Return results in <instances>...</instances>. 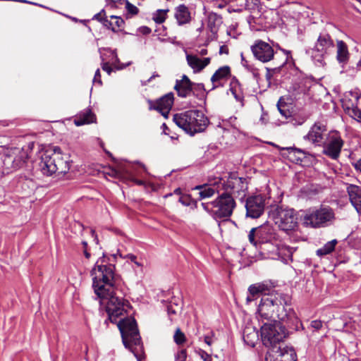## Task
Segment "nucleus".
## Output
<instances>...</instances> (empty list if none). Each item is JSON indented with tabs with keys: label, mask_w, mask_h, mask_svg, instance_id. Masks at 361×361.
I'll return each mask as SVG.
<instances>
[{
	"label": "nucleus",
	"mask_w": 361,
	"mask_h": 361,
	"mask_svg": "<svg viewBox=\"0 0 361 361\" xmlns=\"http://www.w3.org/2000/svg\"><path fill=\"white\" fill-rule=\"evenodd\" d=\"M91 275L94 293L106 305L108 320L117 324L125 347L133 353L137 361H142L145 357L143 346L135 320L128 317L129 303L115 293L114 266L99 264L97 260Z\"/></svg>",
	"instance_id": "nucleus-1"
},
{
	"label": "nucleus",
	"mask_w": 361,
	"mask_h": 361,
	"mask_svg": "<svg viewBox=\"0 0 361 361\" xmlns=\"http://www.w3.org/2000/svg\"><path fill=\"white\" fill-rule=\"evenodd\" d=\"M256 317L259 322H271L276 319L285 322L290 329L298 331L302 326L294 310L290 306L289 298L282 294H271L262 298Z\"/></svg>",
	"instance_id": "nucleus-2"
},
{
	"label": "nucleus",
	"mask_w": 361,
	"mask_h": 361,
	"mask_svg": "<svg viewBox=\"0 0 361 361\" xmlns=\"http://www.w3.org/2000/svg\"><path fill=\"white\" fill-rule=\"evenodd\" d=\"M262 341L270 349L267 353L266 361H296V353L292 348L281 347L280 343L291 330L285 322L280 320L274 323L264 322L261 326Z\"/></svg>",
	"instance_id": "nucleus-3"
},
{
	"label": "nucleus",
	"mask_w": 361,
	"mask_h": 361,
	"mask_svg": "<svg viewBox=\"0 0 361 361\" xmlns=\"http://www.w3.org/2000/svg\"><path fill=\"white\" fill-rule=\"evenodd\" d=\"M173 120L178 127L190 135L203 132L209 124V119L200 110H188L176 114Z\"/></svg>",
	"instance_id": "nucleus-4"
},
{
	"label": "nucleus",
	"mask_w": 361,
	"mask_h": 361,
	"mask_svg": "<svg viewBox=\"0 0 361 361\" xmlns=\"http://www.w3.org/2000/svg\"><path fill=\"white\" fill-rule=\"evenodd\" d=\"M68 157L62 155L61 149L55 147L53 149H47L41 156L39 164L42 173L46 176H51L56 172L66 173L70 169Z\"/></svg>",
	"instance_id": "nucleus-5"
},
{
	"label": "nucleus",
	"mask_w": 361,
	"mask_h": 361,
	"mask_svg": "<svg viewBox=\"0 0 361 361\" xmlns=\"http://www.w3.org/2000/svg\"><path fill=\"white\" fill-rule=\"evenodd\" d=\"M202 207L214 219L229 220L236 207V202L226 192H221L213 201L202 202Z\"/></svg>",
	"instance_id": "nucleus-6"
},
{
	"label": "nucleus",
	"mask_w": 361,
	"mask_h": 361,
	"mask_svg": "<svg viewBox=\"0 0 361 361\" xmlns=\"http://www.w3.org/2000/svg\"><path fill=\"white\" fill-rule=\"evenodd\" d=\"M262 259H286L291 255L290 250L280 245L278 238L276 240L265 242L255 245Z\"/></svg>",
	"instance_id": "nucleus-7"
},
{
	"label": "nucleus",
	"mask_w": 361,
	"mask_h": 361,
	"mask_svg": "<svg viewBox=\"0 0 361 361\" xmlns=\"http://www.w3.org/2000/svg\"><path fill=\"white\" fill-rule=\"evenodd\" d=\"M271 216L279 228L286 232L295 231L298 226V218L293 209L278 207Z\"/></svg>",
	"instance_id": "nucleus-8"
},
{
	"label": "nucleus",
	"mask_w": 361,
	"mask_h": 361,
	"mask_svg": "<svg viewBox=\"0 0 361 361\" xmlns=\"http://www.w3.org/2000/svg\"><path fill=\"white\" fill-rule=\"evenodd\" d=\"M221 183L220 187L222 188V192L228 193L234 200L235 199L243 200L246 196L247 190L246 179L231 173L226 180L221 178Z\"/></svg>",
	"instance_id": "nucleus-9"
},
{
	"label": "nucleus",
	"mask_w": 361,
	"mask_h": 361,
	"mask_svg": "<svg viewBox=\"0 0 361 361\" xmlns=\"http://www.w3.org/2000/svg\"><path fill=\"white\" fill-rule=\"evenodd\" d=\"M278 238L277 233L272 225L264 224L256 228H252L248 234L249 241L257 245L268 241L276 240Z\"/></svg>",
	"instance_id": "nucleus-10"
},
{
	"label": "nucleus",
	"mask_w": 361,
	"mask_h": 361,
	"mask_svg": "<svg viewBox=\"0 0 361 361\" xmlns=\"http://www.w3.org/2000/svg\"><path fill=\"white\" fill-rule=\"evenodd\" d=\"M334 218L332 209L328 207H320L304 217V224L311 227H319Z\"/></svg>",
	"instance_id": "nucleus-11"
},
{
	"label": "nucleus",
	"mask_w": 361,
	"mask_h": 361,
	"mask_svg": "<svg viewBox=\"0 0 361 361\" xmlns=\"http://www.w3.org/2000/svg\"><path fill=\"white\" fill-rule=\"evenodd\" d=\"M343 145V140L340 133L337 131H331L323 142L322 152L327 157L336 159L340 155Z\"/></svg>",
	"instance_id": "nucleus-12"
},
{
	"label": "nucleus",
	"mask_w": 361,
	"mask_h": 361,
	"mask_svg": "<svg viewBox=\"0 0 361 361\" xmlns=\"http://www.w3.org/2000/svg\"><path fill=\"white\" fill-rule=\"evenodd\" d=\"M250 49L254 57L262 63L271 61L275 54L273 47L269 43L261 39L255 41L250 47Z\"/></svg>",
	"instance_id": "nucleus-13"
},
{
	"label": "nucleus",
	"mask_w": 361,
	"mask_h": 361,
	"mask_svg": "<svg viewBox=\"0 0 361 361\" xmlns=\"http://www.w3.org/2000/svg\"><path fill=\"white\" fill-rule=\"evenodd\" d=\"M265 200L260 195L249 197L245 203L246 215L252 219L259 218L264 212Z\"/></svg>",
	"instance_id": "nucleus-14"
},
{
	"label": "nucleus",
	"mask_w": 361,
	"mask_h": 361,
	"mask_svg": "<svg viewBox=\"0 0 361 361\" xmlns=\"http://www.w3.org/2000/svg\"><path fill=\"white\" fill-rule=\"evenodd\" d=\"M174 88L179 97H186L190 95L192 92L194 93L195 90H204V85L202 83L194 84L185 75H183L181 80H176Z\"/></svg>",
	"instance_id": "nucleus-15"
},
{
	"label": "nucleus",
	"mask_w": 361,
	"mask_h": 361,
	"mask_svg": "<svg viewBox=\"0 0 361 361\" xmlns=\"http://www.w3.org/2000/svg\"><path fill=\"white\" fill-rule=\"evenodd\" d=\"M221 178L216 177L214 180H209V184L197 185L195 190H199V199L203 200L212 197L215 193H221Z\"/></svg>",
	"instance_id": "nucleus-16"
},
{
	"label": "nucleus",
	"mask_w": 361,
	"mask_h": 361,
	"mask_svg": "<svg viewBox=\"0 0 361 361\" xmlns=\"http://www.w3.org/2000/svg\"><path fill=\"white\" fill-rule=\"evenodd\" d=\"M326 131V126L320 122H317L310 128L304 138L315 145L321 146L322 143H323V135Z\"/></svg>",
	"instance_id": "nucleus-17"
},
{
	"label": "nucleus",
	"mask_w": 361,
	"mask_h": 361,
	"mask_svg": "<svg viewBox=\"0 0 361 361\" xmlns=\"http://www.w3.org/2000/svg\"><path fill=\"white\" fill-rule=\"evenodd\" d=\"M349 200L359 214H361V186L346 183Z\"/></svg>",
	"instance_id": "nucleus-18"
},
{
	"label": "nucleus",
	"mask_w": 361,
	"mask_h": 361,
	"mask_svg": "<svg viewBox=\"0 0 361 361\" xmlns=\"http://www.w3.org/2000/svg\"><path fill=\"white\" fill-rule=\"evenodd\" d=\"M271 289V285L267 283H257L250 286L248 288L249 295L247 296V302L253 301L255 298L260 295L267 296L268 293Z\"/></svg>",
	"instance_id": "nucleus-19"
},
{
	"label": "nucleus",
	"mask_w": 361,
	"mask_h": 361,
	"mask_svg": "<svg viewBox=\"0 0 361 361\" xmlns=\"http://www.w3.org/2000/svg\"><path fill=\"white\" fill-rule=\"evenodd\" d=\"M230 75L231 68L229 66H225L219 68L211 78V82L212 83V89L222 87Z\"/></svg>",
	"instance_id": "nucleus-20"
},
{
	"label": "nucleus",
	"mask_w": 361,
	"mask_h": 361,
	"mask_svg": "<svg viewBox=\"0 0 361 361\" xmlns=\"http://www.w3.org/2000/svg\"><path fill=\"white\" fill-rule=\"evenodd\" d=\"M186 60L189 66L193 70L194 73L200 72L210 63V58L200 59L195 55L187 54Z\"/></svg>",
	"instance_id": "nucleus-21"
},
{
	"label": "nucleus",
	"mask_w": 361,
	"mask_h": 361,
	"mask_svg": "<svg viewBox=\"0 0 361 361\" xmlns=\"http://www.w3.org/2000/svg\"><path fill=\"white\" fill-rule=\"evenodd\" d=\"M283 154L286 155L287 158L293 162L302 161L307 156V153L300 149L295 147H286L283 149Z\"/></svg>",
	"instance_id": "nucleus-22"
},
{
	"label": "nucleus",
	"mask_w": 361,
	"mask_h": 361,
	"mask_svg": "<svg viewBox=\"0 0 361 361\" xmlns=\"http://www.w3.org/2000/svg\"><path fill=\"white\" fill-rule=\"evenodd\" d=\"M175 18L179 25L188 23L190 21V13L185 5L182 4L176 8Z\"/></svg>",
	"instance_id": "nucleus-23"
},
{
	"label": "nucleus",
	"mask_w": 361,
	"mask_h": 361,
	"mask_svg": "<svg viewBox=\"0 0 361 361\" xmlns=\"http://www.w3.org/2000/svg\"><path fill=\"white\" fill-rule=\"evenodd\" d=\"M334 47V42L329 35H319L314 48L317 51L326 53V51Z\"/></svg>",
	"instance_id": "nucleus-24"
},
{
	"label": "nucleus",
	"mask_w": 361,
	"mask_h": 361,
	"mask_svg": "<svg viewBox=\"0 0 361 361\" xmlns=\"http://www.w3.org/2000/svg\"><path fill=\"white\" fill-rule=\"evenodd\" d=\"M222 23L223 20L221 15L214 12H209L207 14V25L212 33L217 32Z\"/></svg>",
	"instance_id": "nucleus-25"
},
{
	"label": "nucleus",
	"mask_w": 361,
	"mask_h": 361,
	"mask_svg": "<svg viewBox=\"0 0 361 361\" xmlns=\"http://www.w3.org/2000/svg\"><path fill=\"white\" fill-rule=\"evenodd\" d=\"M28 149L21 148L16 149V157L12 160L13 168L18 169L21 167L25 161L28 159Z\"/></svg>",
	"instance_id": "nucleus-26"
},
{
	"label": "nucleus",
	"mask_w": 361,
	"mask_h": 361,
	"mask_svg": "<svg viewBox=\"0 0 361 361\" xmlns=\"http://www.w3.org/2000/svg\"><path fill=\"white\" fill-rule=\"evenodd\" d=\"M95 116L90 109H86L80 113L78 117L75 119V124L78 126L89 124L94 122Z\"/></svg>",
	"instance_id": "nucleus-27"
},
{
	"label": "nucleus",
	"mask_w": 361,
	"mask_h": 361,
	"mask_svg": "<svg viewBox=\"0 0 361 361\" xmlns=\"http://www.w3.org/2000/svg\"><path fill=\"white\" fill-rule=\"evenodd\" d=\"M336 59L340 63H346L349 59L348 47L342 40L337 41Z\"/></svg>",
	"instance_id": "nucleus-28"
},
{
	"label": "nucleus",
	"mask_w": 361,
	"mask_h": 361,
	"mask_svg": "<svg viewBox=\"0 0 361 361\" xmlns=\"http://www.w3.org/2000/svg\"><path fill=\"white\" fill-rule=\"evenodd\" d=\"M173 104V94L172 93L166 94L160 98L157 102L156 109H165V112L170 111Z\"/></svg>",
	"instance_id": "nucleus-29"
},
{
	"label": "nucleus",
	"mask_w": 361,
	"mask_h": 361,
	"mask_svg": "<svg viewBox=\"0 0 361 361\" xmlns=\"http://www.w3.org/2000/svg\"><path fill=\"white\" fill-rule=\"evenodd\" d=\"M338 241L334 239L327 242L322 247L317 250V255L318 256H324L331 253L337 244Z\"/></svg>",
	"instance_id": "nucleus-30"
},
{
	"label": "nucleus",
	"mask_w": 361,
	"mask_h": 361,
	"mask_svg": "<svg viewBox=\"0 0 361 361\" xmlns=\"http://www.w3.org/2000/svg\"><path fill=\"white\" fill-rule=\"evenodd\" d=\"M277 108L281 116L284 118H288L291 116L289 105L284 102L283 98L281 97L278 101Z\"/></svg>",
	"instance_id": "nucleus-31"
},
{
	"label": "nucleus",
	"mask_w": 361,
	"mask_h": 361,
	"mask_svg": "<svg viewBox=\"0 0 361 361\" xmlns=\"http://www.w3.org/2000/svg\"><path fill=\"white\" fill-rule=\"evenodd\" d=\"M250 330L249 328H246L243 331V339L245 342L247 343L249 345L254 346L255 341L258 337V334L255 330L252 332L248 333Z\"/></svg>",
	"instance_id": "nucleus-32"
},
{
	"label": "nucleus",
	"mask_w": 361,
	"mask_h": 361,
	"mask_svg": "<svg viewBox=\"0 0 361 361\" xmlns=\"http://www.w3.org/2000/svg\"><path fill=\"white\" fill-rule=\"evenodd\" d=\"M182 307L180 305H178L176 302H170V304L167 306V312L171 321L173 320V315H176L180 313Z\"/></svg>",
	"instance_id": "nucleus-33"
},
{
	"label": "nucleus",
	"mask_w": 361,
	"mask_h": 361,
	"mask_svg": "<svg viewBox=\"0 0 361 361\" xmlns=\"http://www.w3.org/2000/svg\"><path fill=\"white\" fill-rule=\"evenodd\" d=\"M325 54L324 52L317 51L315 48L312 49L311 56L316 65L323 66L324 64V56Z\"/></svg>",
	"instance_id": "nucleus-34"
},
{
	"label": "nucleus",
	"mask_w": 361,
	"mask_h": 361,
	"mask_svg": "<svg viewBox=\"0 0 361 361\" xmlns=\"http://www.w3.org/2000/svg\"><path fill=\"white\" fill-rule=\"evenodd\" d=\"M168 10L159 9L153 15V20L156 23L161 24L164 23L166 18Z\"/></svg>",
	"instance_id": "nucleus-35"
},
{
	"label": "nucleus",
	"mask_w": 361,
	"mask_h": 361,
	"mask_svg": "<svg viewBox=\"0 0 361 361\" xmlns=\"http://www.w3.org/2000/svg\"><path fill=\"white\" fill-rule=\"evenodd\" d=\"M241 63L244 68H245L248 71L252 73L254 77H258V70L256 68H255L253 65L250 64L249 62L245 59L243 54H241Z\"/></svg>",
	"instance_id": "nucleus-36"
},
{
	"label": "nucleus",
	"mask_w": 361,
	"mask_h": 361,
	"mask_svg": "<svg viewBox=\"0 0 361 361\" xmlns=\"http://www.w3.org/2000/svg\"><path fill=\"white\" fill-rule=\"evenodd\" d=\"M174 341L178 345L184 343L186 341L185 334L180 331L179 328L176 330L173 336Z\"/></svg>",
	"instance_id": "nucleus-37"
},
{
	"label": "nucleus",
	"mask_w": 361,
	"mask_h": 361,
	"mask_svg": "<svg viewBox=\"0 0 361 361\" xmlns=\"http://www.w3.org/2000/svg\"><path fill=\"white\" fill-rule=\"evenodd\" d=\"M125 3L126 8L129 13H130L131 15L137 14L139 10L135 6L130 4L128 1H126Z\"/></svg>",
	"instance_id": "nucleus-38"
},
{
	"label": "nucleus",
	"mask_w": 361,
	"mask_h": 361,
	"mask_svg": "<svg viewBox=\"0 0 361 361\" xmlns=\"http://www.w3.org/2000/svg\"><path fill=\"white\" fill-rule=\"evenodd\" d=\"M187 357L186 350L182 349L177 352L175 355L176 361H185Z\"/></svg>",
	"instance_id": "nucleus-39"
},
{
	"label": "nucleus",
	"mask_w": 361,
	"mask_h": 361,
	"mask_svg": "<svg viewBox=\"0 0 361 361\" xmlns=\"http://www.w3.org/2000/svg\"><path fill=\"white\" fill-rule=\"evenodd\" d=\"M310 326L315 330H319L322 327V322L320 320H314L311 322Z\"/></svg>",
	"instance_id": "nucleus-40"
},
{
	"label": "nucleus",
	"mask_w": 361,
	"mask_h": 361,
	"mask_svg": "<svg viewBox=\"0 0 361 361\" xmlns=\"http://www.w3.org/2000/svg\"><path fill=\"white\" fill-rule=\"evenodd\" d=\"M127 258L130 259L132 262L135 263L137 267H142V264L137 261V257L133 254H129L127 255Z\"/></svg>",
	"instance_id": "nucleus-41"
},
{
	"label": "nucleus",
	"mask_w": 361,
	"mask_h": 361,
	"mask_svg": "<svg viewBox=\"0 0 361 361\" xmlns=\"http://www.w3.org/2000/svg\"><path fill=\"white\" fill-rule=\"evenodd\" d=\"M93 82H97L98 83L102 84L101 74H100L99 69H97L96 71L95 74H94V79H93Z\"/></svg>",
	"instance_id": "nucleus-42"
},
{
	"label": "nucleus",
	"mask_w": 361,
	"mask_h": 361,
	"mask_svg": "<svg viewBox=\"0 0 361 361\" xmlns=\"http://www.w3.org/2000/svg\"><path fill=\"white\" fill-rule=\"evenodd\" d=\"M111 18L116 20L115 23L118 27H122V25L124 24L123 20L121 18L116 16H111Z\"/></svg>",
	"instance_id": "nucleus-43"
},
{
	"label": "nucleus",
	"mask_w": 361,
	"mask_h": 361,
	"mask_svg": "<svg viewBox=\"0 0 361 361\" xmlns=\"http://www.w3.org/2000/svg\"><path fill=\"white\" fill-rule=\"evenodd\" d=\"M102 69H103L104 71L107 72V73H108L109 75V74H111V66L109 65V63H103V65H102Z\"/></svg>",
	"instance_id": "nucleus-44"
},
{
	"label": "nucleus",
	"mask_w": 361,
	"mask_h": 361,
	"mask_svg": "<svg viewBox=\"0 0 361 361\" xmlns=\"http://www.w3.org/2000/svg\"><path fill=\"white\" fill-rule=\"evenodd\" d=\"M204 341L206 344H207L209 346H210L212 345V343H213V338H212V336H205L204 337Z\"/></svg>",
	"instance_id": "nucleus-45"
},
{
	"label": "nucleus",
	"mask_w": 361,
	"mask_h": 361,
	"mask_svg": "<svg viewBox=\"0 0 361 361\" xmlns=\"http://www.w3.org/2000/svg\"><path fill=\"white\" fill-rule=\"evenodd\" d=\"M93 19H96L98 21L102 22L104 20L102 12H100L94 15Z\"/></svg>",
	"instance_id": "nucleus-46"
},
{
	"label": "nucleus",
	"mask_w": 361,
	"mask_h": 361,
	"mask_svg": "<svg viewBox=\"0 0 361 361\" xmlns=\"http://www.w3.org/2000/svg\"><path fill=\"white\" fill-rule=\"evenodd\" d=\"M188 199V197L186 196H182L179 198V202L183 204V205H188V203L187 202L186 200Z\"/></svg>",
	"instance_id": "nucleus-47"
},
{
	"label": "nucleus",
	"mask_w": 361,
	"mask_h": 361,
	"mask_svg": "<svg viewBox=\"0 0 361 361\" xmlns=\"http://www.w3.org/2000/svg\"><path fill=\"white\" fill-rule=\"evenodd\" d=\"M219 53L221 54H228V48L226 47L221 46L220 47Z\"/></svg>",
	"instance_id": "nucleus-48"
},
{
	"label": "nucleus",
	"mask_w": 361,
	"mask_h": 361,
	"mask_svg": "<svg viewBox=\"0 0 361 361\" xmlns=\"http://www.w3.org/2000/svg\"><path fill=\"white\" fill-rule=\"evenodd\" d=\"M355 167L361 173V159L355 164Z\"/></svg>",
	"instance_id": "nucleus-49"
},
{
	"label": "nucleus",
	"mask_w": 361,
	"mask_h": 361,
	"mask_svg": "<svg viewBox=\"0 0 361 361\" xmlns=\"http://www.w3.org/2000/svg\"><path fill=\"white\" fill-rule=\"evenodd\" d=\"M267 116V114H262V115L261 116L260 121H262V123L263 124H265L267 123V118H266Z\"/></svg>",
	"instance_id": "nucleus-50"
},
{
	"label": "nucleus",
	"mask_w": 361,
	"mask_h": 361,
	"mask_svg": "<svg viewBox=\"0 0 361 361\" xmlns=\"http://www.w3.org/2000/svg\"><path fill=\"white\" fill-rule=\"evenodd\" d=\"M161 114V115L165 117V118H167L168 117V115L169 114V111H167V112H165V109H159L158 110Z\"/></svg>",
	"instance_id": "nucleus-51"
},
{
	"label": "nucleus",
	"mask_w": 361,
	"mask_h": 361,
	"mask_svg": "<svg viewBox=\"0 0 361 361\" xmlns=\"http://www.w3.org/2000/svg\"><path fill=\"white\" fill-rule=\"evenodd\" d=\"M159 75L157 73H154L148 80L147 82H145V85L147 84V82H149L153 78L156 77H159Z\"/></svg>",
	"instance_id": "nucleus-52"
},
{
	"label": "nucleus",
	"mask_w": 361,
	"mask_h": 361,
	"mask_svg": "<svg viewBox=\"0 0 361 361\" xmlns=\"http://www.w3.org/2000/svg\"><path fill=\"white\" fill-rule=\"evenodd\" d=\"M84 255L87 259L90 257V254L88 252L87 249L84 250Z\"/></svg>",
	"instance_id": "nucleus-53"
},
{
	"label": "nucleus",
	"mask_w": 361,
	"mask_h": 361,
	"mask_svg": "<svg viewBox=\"0 0 361 361\" xmlns=\"http://www.w3.org/2000/svg\"><path fill=\"white\" fill-rule=\"evenodd\" d=\"M135 182L136 183V184H137L139 185H143V181L142 180H135Z\"/></svg>",
	"instance_id": "nucleus-54"
},
{
	"label": "nucleus",
	"mask_w": 361,
	"mask_h": 361,
	"mask_svg": "<svg viewBox=\"0 0 361 361\" xmlns=\"http://www.w3.org/2000/svg\"><path fill=\"white\" fill-rule=\"evenodd\" d=\"M233 94L235 97V98L238 100V101H241V97H238L234 92H233Z\"/></svg>",
	"instance_id": "nucleus-55"
},
{
	"label": "nucleus",
	"mask_w": 361,
	"mask_h": 361,
	"mask_svg": "<svg viewBox=\"0 0 361 361\" xmlns=\"http://www.w3.org/2000/svg\"><path fill=\"white\" fill-rule=\"evenodd\" d=\"M200 54L201 55H205L207 54V49H202L201 51H200Z\"/></svg>",
	"instance_id": "nucleus-56"
},
{
	"label": "nucleus",
	"mask_w": 361,
	"mask_h": 361,
	"mask_svg": "<svg viewBox=\"0 0 361 361\" xmlns=\"http://www.w3.org/2000/svg\"><path fill=\"white\" fill-rule=\"evenodd\" d=\"M180 191H181V190H180V188H176V189L174 190V193H175V194H178V195H179V194H180Z\"/></svg>",
	"instance_id": "nucleus-57"
},
{
	"label": "nucleus",
	"mask_w": 361,
	"mask_h": 361,
	"mask_svg": "<svg viewBox=\"0 0 361 361\" xmlns=\"http://www.w3.org/2000/svg\"><path fill=\"white\" fill-rule=\"evenodd\" d=\"M82 245H83L84 250H85V249H87V242H85V241H83V242H82Z\"/></svg>",
	"instance_id": "nucleus-58"
},
{
	"label": "nucleus",
	"mask_w": 361,
	"mask_h": 361,
	"mask_svg": "<svg viewBox=\"0 0 361 361\" xmlns=\"http://www.w3.org/2000/svg\"><path fill=\"white\" fill-rule=\"evenodd\" d=\"M104 23L106 26H108V25H111V23L110 22H109V20H104Z\"/></svg>",
	"instance_id": "nucleus-59"
},
{
	"label": "nucleus",
	"mask_w": 361,
	"mask_h": 361,
	"mask_svg": "<svg viewBox=\"0 0 361 361\" xmlns=\"http://www.w3.org/2000/svg\"><path fill=\"white\" fill-rule=\"evenodd\" d=\"M267 78H270V75L268 73L267 74Z\"/></svg>",
	"instance_id": "nucleus-60"
},
{
	"label": "nucleus",
	"mask_w": 361,
	"mask_h": 361,
	"mask_svg": "<svg viewBox=\"0 0 361 361\" xmlns=\"http://www.w3.org/2000/svg\"><path fill=\"white\" fill-rule=\"evenodd\" d=\"M355 98H356V99H359V96L356 94Z\"/></svg>",
	"instance_id": "nucleus-61"
},
{
	"label": "nucleus",
	"mask_w": 361,
	"mask_h": 361,
	"mask_svg": "<svg viewBox=\"0 0 361 361\" xmlns=\"http://www.w3.org/2000/svg\"><path fill=\"white\" fill-rule=\"evenodd\" d=\"M112 30L114 31V32L116 31V30H115V28L114 27H112Z\"/></svg>",
	"instance_id": "nucleus-62"
},
{
	"label": "nucleus",
	"mask_w": 361,
	"mask_h": 361,
	"mask_svg": "<svg viewBox=\"0 0 361 361\" xmlns=\"http://www.w3.org/2000/svg\"><path fill=\"white\" fill-rule=\"evenodd\" d=\"M8 159H9V160H10V159H11V156H9V157H8Z\"/></svg>",
	"instance_id": "nucleus-63"
},
{
	"label": "nucleus",
	"mask_w": 361,
	"mask_h": 361,
	"mask_svg": "<svg viewBox=\"0 0 361 361\" xmlns=\"http://www.w3.org/2000/svg\"><path fill=\"white\" fill-rule=\"evenodd\" d=\"M359 118L361 119V114L359 116Z\"/></svg>",
	"instance_id": "nucleus-64"
}]
</instances>
